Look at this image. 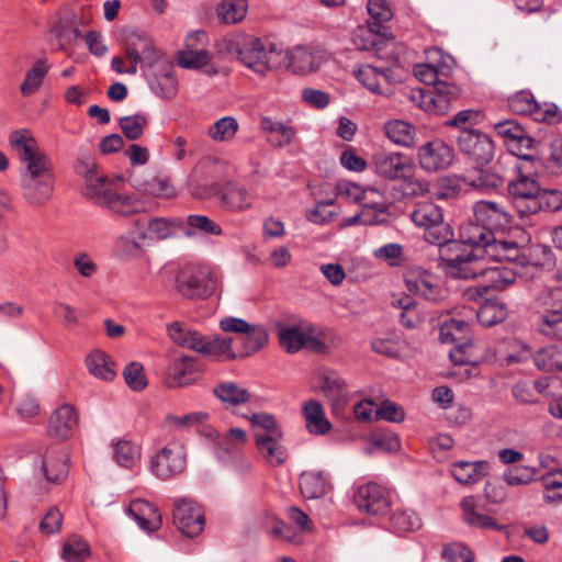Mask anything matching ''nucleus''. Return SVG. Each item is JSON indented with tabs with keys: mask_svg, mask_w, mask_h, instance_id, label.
<instances>
[{
	"mask_svg": "<svg viewBox=\"0 0 562 562\" xmlns=\"http://www.w3.org/2000/svg\"><path fill=\"white\" fill-rule=\"evenodd\" d=\"M9 143L19 154L23 165L21 188L24 199L33 206L45 204L53 196L54 171L48 156L37 147L35 138L26 130L10 134Z\"/></svg>",
	"mask_w": 562,
	"mask_h": 562,
	"instance_id": "nucleus-1",
	"label": "nucleus"
},
{
	"mask_svg": "<svg viewBox=\"0 0 562 562\" xmlns=\"http://www.w3.org/2000/svg\"><path fill=\"white\" fill-rule=\"evenodd\" d=\"M486 257L480 249L463 248L460 243L439 246L438 267L452 279L470 280L481 277Z\"/></svg>",
	"mask_w": 562,
	"mask_h": 562,
	"instance_id": "nucleus-2",
	"label": "nucleus"
},
{
	"mask_svg": "<svg viewBox=\"0 0 562 562\" xmlns=\"http://www.w3.org/2000/svg\"><path fill=\"white\" fill-rule=\"evenodd\" d=\"M173 285L184 299L205 300L214 293L216 279L209 266L190 262L177 268Z\"/></svg>",
	"mask_w": 562,
	"mask_h": 562,
	"instance_id": "nucleus-3",
	"label": "nucleus"
},
{
	"mask_svg": "<svg viewBox=\"0 0 562 562\" xmlns=\"http://www.w3.org/2000/svg\"><path fill=\"white\" fill-rule=\"evenodd\" d=\"M226 50L238 57L247 68L258 75H266L270 69L271 56L274 46L265 45L263 42L252 35L238 34L224 41Z\"/></svg>",
	"mask_w": 562,
	"mask_h": 562,
	"instance_id": "nucleus-4",
	"label": "nucleus"
},
{
	"mask_svg": "<svg viewBox=\"0 0 562 562\" xmlns=\"http://www.w3.org/2000/svg\"><path fill=\"white\" fill-rule=\"evenodd\" d=\"M224 333H235L234 352L236 359L254 356L268 345L269 335L265 326L250 324L243 318L227 316L220 321Z\"/></svg>",
	"mask_w": 562,
	"mask_h": 562,
	"instance_id": "nucleus-5",
	"label": "nucleus"
},
{
	"mask_svg": "<svg viewBox=\"0 0 562 562\" xmlns=\"http://www.w3.org/2000/svg\"><path fill=\"white\" fill-rule=\"evenodd\" d=\"M412 222L424 228L425 240L435 246H440L454 237L451 226L445 222L442 209L434 202L417 203L411 213Z\"/></svg>",
	"mask_w": 562,
	"mask_h": 562,
	"instance_id": "nucleus-6",
	"label": "nucleus"
},
{
	"mask_svg": "<svg viewBox=\"0 0 562 562\" xmlns=\"http://www.w3.org/2000/svg\"><path fill=\"white\" fill-rule=\"evenodd\" d=\"M252 436L259 454L271 467H280L288 460L283 430L278 424H251Z\"/></svg>",
	"mask_w": 562,
	"mask_h": 562,
	"instance_id": "nucleus-7",
	"label": "nucleus"
},
{
	"mask_svg": "<svg viewBox=\"0 0 562 562\" xmlns=\"http://www.w3.org/2000/svg\"><path fill=\"white\" fill-rule=\"evenodd\" d=\"M405 285L416 297L430 304H442L449 297L443 280L425 269H412L405 274Z\"/></svg>",
	"mask_w": 562,
	"mask_h": 562,
	"instance_id": "nucleus-8",
	"label": "nucleus"
},
{
	"mask_svg": "<svg viewBox=\"0 0 562 562\" xmlns=\"http://www.w3.org/2000/svg\"><path fill=\"white\" fill-rule=\"evenodd\" d=\"M540 188L536 179L521 173L508 182V198L520 217L540 212V204L537 200Z\"/></svg>",
	"mask_w": 562,
	"mask_h": 562,
	"instance_id": "nucleus-9",
	"label": "nucleus"
},
{
	"mask_svg": "<svg viewBox=\"0 0 562 562\" xmlns=\"http://www.w3.org/2000/svg\"><path fill=\"white\" fill-rule=\"evenodd\" d=\"M457 145L459 151L475 165H490L494 157L493 140L479 130H459Z\"/></svg>",
	"mask_w": 562,
	"mask_h": 562,
	"instance_id": "nucleus-10",
	"label": "nucleus"
},
{
	"mask_svg": "<svg viewBox=\"0 0 562 562\" xmlns=\"http://www.w3.org/2000/svg\"><path fill=\"white\" fill-rule=\"evenodd\" d=\"M370 169L381 179L398 180L405 173L413 172L412 158L398 151H379L370 160Z\"/></svg>",
	"mask_w": 562,
	"mask_h": 562,
	"instance_id": "nucleus-11",
	"label": "nucleus"
},
{
	"mask_svg": "<svg viewBox=\"0 0 562 562\" xmlns=\"http://www.w3.org/2000/svg\"><path fill=\"white\" fill-rule=\"evenodd\" d=\"M186 465L184 446L175 440L161 448L151 459L153 472L162 480H168L182 473Z\"/></svg>",
	"mask_w": 562,
	"mask_h": 562,
	"instance_id": "nucleus-12",
	"label": "nucleus"
},
{
	"mask_svg": "<svg viewBox=\"0 0 562 562\" xmlns=\"http://www.w3.org/2000/svg\"><path fill=\"white\" fill-rule=\"evenodd\" d=\"M173 522L177 528L188 538L199 536L205 525L202 508L190 498H180L175 503Z\"/></svg>",
	"mask_w": 562,
	"mask_h": 562,
	"instance_id": "nucleus-13",
	"label": "nucleus"
},
{
	"mask_svg": "<svg viewBox=\"0 0 562 562\" xmlns=\"http://www.w3.org/2000/svg\"><path fill=\"white\" fill-rule=\"evenodd\" d=\"M353 501L360 512L369 515L386 514L391 506L389 491L376 483H367L359 486Z\"/></svg>",
	"mask_w": 562,
	"mask_h": 562,
	"instance_id": "nucleus-14",
	"label": "nucleus"
},
{
	"mask_svg": "<svg viewBox=\"0 0 562 562\" xmlns=\"http://www.w3.org/2000/svg\"><path fill=\"white\" fill-rule=\"evenodd\" d=\"M453 159V148L439 139L428 142L418 149L419 165L429 172L446 170Z\"/></svg>",
	"mask_w": 562,
	"mask_h": 562,
	"instance_id": "nucleus-15",
	"label": "nucleus"
},
{
	"mask_svg": "<svg viewBox=\"0 0 562 562\" xmlns=\"http://www.w3.org/2000/svg\"><path fill=\"white\" fill-rule=\"evenodd\" d=\"M494 239L495 235L491 228L475 220V222L462 224L459 229V239L452 237L449 243H460L463 248H471V250L480 249L486 257L485 250L492 246Z\"/></svg>",
	"mask_w": 562,
	"mask_h": 562,
	"instance_id": "nucleus-16",
	"label": "nucleus"
},
{
	"mask_svg": "<svg viewBox=\"0 0 562 562\" xmlns=\"http://www.w3.org/2000/svg\"><path fill=\"white\" fill-rule=\"evenodd\" d=\"M146 237L144 224L135 221L132 227L116 238L113 255L122 261H130L139 257Z\"/></svg>",
	"mask_w": 562,
	"mask_h": 562,
	"instance_id": "nucleus-17",
	"label": "nucleus"
},
{
	"mask_svg": "<svg viewBox=\"0 0 562 562\" xmlns=\"http://www.w3.org/2000/svg\"><path fill=\"white\" fill-rule=\"evenodd\" d=\"M526 251L527 247L520 246L515 240L495 238L485 254L487 261H507L514 265L513 268L524 271L527 262Z\"/></svg>",
	"mask_w": 562,
	"mask_h": 562,
	"instance_id": "nucleus-18",
	"label": "nucleus"
},
{
	"mask_svg": "<svg viewBox=\"0 0 562 562\" xmlns=\"http://www.w3.org/2000/svg\"><path fill=\"white\" fill-rule=\"evenodd\" d=\"M356 79L369 91L378 94H389L392 91L394 79L390 68L382 69L368 64L353 70Z\"/></svg>",
	"mask_w": 562,
	"mask_h": 562,
	"instance_id": "nucleus-19",
	"label": "nucleus"
},
{
	"mask_svg": "<svg viewBox=\"0 0 562 562\" xmlns=\"http://www.w3.org/2000/svg\"><path fill=\"white\" fill-rule=\"evenodd\" d=\"M390 29L381 23L368 22L367 26L359 27L355 36V44L362 50L381 52L392 43Z\"/></svg>",
	"mask_w": 562,
	"mask_h": 562,
	"instance_id": "nucleus-20",
	"label": "nucleus"
},
{
	"mask_svg": "<svg viewBox=\"0 0 562 562\" xmlns=\"http://www.w3.org/2000/svg\"><path fill=\"white\" fill-rule=\"evenodd\" d=\"M150 90L159 98L170 100L178 92V80L175 76V67L169 61L157 65L147 77Z\"/></svg>",
	"mask_w": 562,
	"mask_h": 562,
	"instance_id": "nucleus-21",
	"label": "nucleus"
},
{
	"mask_svg": "<svg viewBox=\"0 0 562 562\" xmlns=\"http://www.w3.org/2000/svg\"><path fill=\"white\" fill-rule=\"evenodd\" d=\"M492 261H484L481 277L486 282V288L503 291L515 283L518 276L527 274L517 268L505 265L491 266Z\"/></svg>",
	"mask_w": 562,
	"mask_h": 562,
	"instance_id": "nucleus-22",
	"label": "nucleus"
},
{
	"mask_svg": "<svg viewBox=\"0 0 562 562\" xmlns=\"http://www.w3.org/2000/svg\"><path fill=\"white\" fill-rule=\"evenodd\" d=\"M323 63V53L306 46H296L288 53V66L295 74L303 75L315 71Z\"/></svg>",
	"mask_w": 562,
	"mask_h": 562,
	"instance_id": "nucleus-23",
	"label": "nucleus"
},
{
	"mask_svg": "<svg viewBox=\"0 0 562 562\" xmlns=\"http://www.w3.org/2000/svg\"><path fill=\"white\" fill-rule=\"evenodd\" d=\"M128 514L139 528L153 532L161 527L162 518L156 505L145 499H134L130 503Z\"/></svg>",
	"mask_w": 562,
	"mask_h": 562,
	"instance_id": "nucleus-24",
	"label": "nucleus"
},
{
	"mask_svg": "<svg viewBox=\"0 0 562 562\" xmlns=\"http://www.w3.org/2000/svg\"><path fill=\"white\" fill-rule=\"evenodd\" d=\"M474 217L488 226L493 232L494 228L503 227L512 222V215L506 209L492 201H479L474 205Z\"/></svg>",
	"mask_w": 562,
	"mask_h": 562,
	"instance_id": "nucleus-25",
	"label": "nucleus"
},
{
	"mask_svg": "<svg viewBox=\"0 0 562 562\" xmlns=\"http://www.w3.org/2000/svg\"><path fill=\"white\" fill-rule=\"evenodd\" d=\"M201 353L214 361L236 360L234 352V339L222 335L205 336Z\"/></svg>",
	"mask_w": 562,
	"mask_h": 562,
	"instance_id": "nucleus-26",
	"label": "nucleus"
},
{
	"mask_svg": "<svg viewBox=\"0 0 562 562\" xmlns=\"http://www.w3.org/2000/svg\"><path fill=\"white\" fill-rule=\"evenodd\" d=\"M217 196L224 209L240 212L250 207V196L247 189L237 182H227L217 191Z\"/></svg>",
	"mask_w": 562,
	"mask_h": 562,
	"instance_id": "nucleus-27",
	"label": "nucleus"
},
{
	"mask_svg": "<svg viewBox=\"0 0 562 562\" xmlns=\"http://www.w3.org/2000/svg\"><path fill=\"white\" fill-rule=\"evenodd\" d=\"M463 181L481 191L495 190L503 184V178L488 165H475L463 175Z\"/></svg>",
	"mask_w": 562,
	"mask_h": 562,
	"instance_id": "nucleus-28",
	"label": "nucleus"
},
{
	"mask_svg": "<svg viewBox=\"0 0 562 562\" xmlns=\"http://www.w3.org/2000/svg\"><path fill=\"white\" fill-rule=\"evenodd\" d=\"M329 488L328 476L324 471H306L300 476V491L307 499L321 498Z\"/></svg>",
	"mask_w": 562,
	"mask_h": 562,
	"instance_id": "nucleus-29",
	"label": "nucleus"
},
{
	"mask_svg": "<svg viewBox=\"0 0 562 562\" xmlns=\"http://www.w3.org/2000/svg\"><path fill=\"white\" fill-rule=\"evenodd\" d=\"M490 463L486 461H459L451 465L452 476L461 484H474L487 475Z\"/></svg>",
	"mask_w": 562,
	"mask_h": 562,
	"instance_id": "nucleus-30",
	"label": "nucleus"
},
{
	"mask_svg": "<svg viewBox=\"0 0 562 562\" xmlns=\"http://www.w3.org/2000/svg\"><path fill=\"white\" fill-rule=\"evenodd\" d=\"M526 267L524 272L528 273V270H535L530 273L533 278L538 272L551 269L555 263V257L550 247L544 245H533L527 247L526 251Z\"/></svg>",
	"mask_w": 562,
	"mask_h": 562,
	"instance_id": "nucleus-31",
	"label": "nucleus"
},
{
	"mask_svg": "<svg viewBox=\"0 0 562 562\" xmlns=\"http://www.w3.org/2000/svg\"><path fill=\"white\" fill-rule=\"evenodd\" d=\"M167 373L170 386H184L190 384L195 379L193 358L190 356H181L173 359Z\"/></svg>",
	"mask_w": 562,
	"mask_h": 562,
	"instance_id": "nucleus-32",
	"label": "nucleus"
},
{
	"mask_svg": "<svg viewBox=\"0 0 562 562\" xmlns=\"http://www.w3.org/2000/svg\"><path fill=\"white\" fill-rule=\"evenodd\" d=\"M113 189L109 178L99 171L85 180L82 193L95 204L104 206Z\"/></svg>",
	"mask_w": 562,
	"mask_h": 562,
	"instance_id": "nucleus-33",
	"label": "nucleus"
},
{
	"mask_svg": "<svg viewBox=\"0 0 562 562\" xmlns=\"http://www.w3.org/2000/svg\"><path fill=\"white\" fill-rule=\"evenodd\" d=\"M167 331L175 344L201 353L205 336L199 331L192 330L179 322L169 324Z\"/></svg>",
	"mask_w": 562,
	"mask_h": 562,
	"instance_id": "nucleus-34",
	"label": "nucleus"
},
{
	"mask_svg": "<svg viewBox=\"0 0 562 562\" xmlns=\"http://www.w3.org/2000/svg\"><path fill=\"white\" fill-rule=\"evenodd\" d=\"M86 366L90 374L97 379L112 381L116 375L114 361L104 351L93 350L86 357Z\"/></svg>",
	"mask_w": 562,
	"mask_h": 562,
	"instance_id": "nucleus-35",
	"label": "nucleus"
},
{
	"mask_svg": "<svg viewBox=\"0 0 562 562\" xmlns=\"http://www.w3.org/2000/svg\"><path fill=\"white\" fill-rule=\"evenodd\" d=\"M182 218L183 227H181V232L187 237H192L196 234L215 236H221L223 234L222 227L206 215L191 214Z\"/></svg>",
	"mask_w": 562,
	"mask_h": 562,
	"instance_id": "nucleus-36",
	"label": "nucleus"
},
{
	"mask_svg": "<svg viewBox=\"0 0 562 562\" xmlns=\"http://www.w3.org/2000/svg\"><path fill=\"white\" fill-rule=\"evenodd\" d=\"M536 330L550 338L562 340V310H547L533 323Z\"/></svg>",
	"mask_w": 562,
	"mask_h": 562,
	"instance_id": "nucleus-37",
	"label": "nucleus"
},
{
	"mask_svg": "<svg viewBox=\"0 0 562 562\" xmlns=\"http://www.w3.org/2000/svg\"><path fill=\"white\" fill-rule=\"evenodd\" d=\"M384 132L387 138L400 146L411 147L415 140V128L402 120H392L385 123Z\"/></svg>",
	"mask_w": 562,
	"mask_h": 562,
	"instance_id": "nucleus-38",
	"label": "nucleus"
},
{
	"mask_svg": "<svg viewBox=\"0 0 562 562\" xmlns=\"http://www.w3.org/2000/svg\"><path fill=\"white\" fill-rule=\"evenodd\" d=\"M437 114H446L451 104L456 102L461 95V89L449 81L440 80L432 89Z\"/></svg>",
	"mask_w": 562,
	"mask_h": 562,
	"instance_id": "nucleus-39",
	"label": "nucleus"
},
{
	"mask_svg": "<svg viewBox=\"0 0 562 562\" xmlns=\"http://www.w3.org/2000/svg\"><path fill=\"white\" fill-rule=\"evenodd\" d=\"M149 233L158 240H164L176 236L183 227L182 217H153L148 224Z\"/></svg>",
	"mask_w": 562,
	"mask_h": 562,
	"instance_id": "nucleus-40",
	"label": "nucleus"
},
{
	"mask_svg": "<svg viewBox=\"0 0 562 562\" xmlns=\"http://www.w3.org/2000/svg\"><path fill=\"white\" fill-rule=\"evenodd\" d=\"M247 10L246 0H221L216 13L222 23L236 24L245 19Z\"/></svg>",
	"mask_w": 562,
	"mask_h": 562,
	"instance_id": "nucleus-41",
	"label": "nucleus"
},
{
	"mask_svg": "<svg viewBox=\"0 0 562 562\" xmlns=\"http://www.w3.org/2000/svg\"><path fill=\"white\" fill-rule=\"evenodd\" d=\"M278 337L281 347L289 353L300 351L306 344V333L294 326L280 324L278 326Z\"/></svg>",
	"mask_w": 562,
	"mask_h": 562,
	"instance_id": "nucleus-42",
	"label": "nucleus"
},
{
	"mask_svg": "<svg viewBox=\"0 0 562 562\" xmlns=\"http://www.w3.org/2000/svg\"><path fill=\"white\" fill-rule=\"evenodd\" d=\"M149 124V116L146 113L139 112L133 115H125L120 117L119 126L123 135L128 140H137L144 135V131Z\"/></svg>",
	"mask_w": 562,
	"mask_h": 562,
	"instance_id": "nucleus-43",
	"label": "nucleus"
},
{
	"mask_svg": "<svg viewBox=\"0 0 562 562\" xmlns=\"http://www.w3.org/2000/svg\"><path fill=\"white\" fill-rule=\"evenodd\" d=\"M508 316L504 303L487 301L476 312L477 322L484 327H492L504 322Z\"/></svg>",
	"mask_w": 562,
	"mask_h": 562,
	"instance_id": "nucleus-44",
	"label": "nucleus"
},
{
	"mask_svg": "<svg viewBox=\"0 0 562 562\" xmlns=\"http://www.w3.org/2000/svg\"><path fill=\"white\" fill-rule=\"evenodd\" d=\"M48 70L49 67L46 64V59L36 60L27 70L25 78L21 83V93L23 95H31L35 93L42 86Z\"/></svg>",
	"mask_w": 562,
	"mask_h": 562,
	"instance_id": "nucleus-45",
	"label": "nucleus"
},
{
	"mask_svg": "<svg viewBox=\"0 0 562 562\" xmlns=\"http://www.w3.org/2000/svg\"><path fill=\"white\" fill-rule=\"evenodd\" d=\"M533 362L546 372L562 371V349L555 346L544 347L533 356Z\"/></svg>",
	"mask_w": 562,
	"mask_h": 562,
	"instance_id": "nucleus-46",
	"label": "nucleus"
},
{
	"mask_svg": "<svg viewBox=\"0 0 562 562\" xmlns=\"http://www.w3.org/2000/svg\"><path fill=\"white\" fill-rule=\"evenodd\" d=\"M384 213L385 207L382 203H364L362 210L353 216L345 217L339 226L340 228H347L355 225H375L379 223L376 215L371 213Z\"/></svg>",
	"mask_w": 562,
	"mask_h": 562,
	"instance_id": "nucleus-47",
	"label": "nucleus"
},
{
	"mask_svg": "<svg viewBox=\"0 0 562 562\" xmlns=\"http://www.w3.org/2000/svg\"><path fill=\"white\" fill-rule=\"evenodd\" d=\"M464 519L468 524L479 528H491L499 530L502 527L490 516L475 510L473 497H465L461 502Z\"/></svg>",
	"mask_w": 562,
	"mask_h": 562,
	"instance_id": "nucleus-48",
	"label": "nucleus"
},
{
	"mask_svg": "<svg viewBox=\"0 0 562 562\" xmlns=\"http://www.w3.org/2000/svg\"><path fill=\"white\" fill-rule=\"evenodd\" d=\"M306 424V428L312 435H329L335 441H347L356 436L350 428V424Z\"/></svg>",
	"mask_w": 562,
	"mask_h": 562,
	"instance_id": "nucleus-49",
	"label": "nucleus"
},
{
	"mask_svg": "<svg viewBox=\"0 0 562 562\" xmlns=\"http://www.w3.org/2000/svg\"><path fill=\"white\" fill-rule=\"evenodd\" d=\"M67 456L61 453L57 457H45L42 462V470L48 482L59 483L68 474Z\"/></svg>",
	"mask_w": 562,
	"mask_h": 562,
	"instance_id": "nucleus-50",
	"label": "nucleus"
},
{
	"mask_svg": "<svg viewBox=\"0 0 562 562\" xmlns=\"http://www.w3.org/2000/svg\"><path fill=\"white\" fill-rule=\"evenodd\" d=\"M420 527L422 520L414 510H396L391 516V528L398 535L413 532Z\"/></svg>",
	"mask_w": 562,
	"mask_h": 562,
	"instance_id": "nucleus-51",
	"label": "nucleus"
},
{
	"mask_svg": "<svg viewBox=\"0 0 562 562\" xmlns=\"http://www.w3.org/2000/svg\"><path fill=\"white\" fill-rule=\"evenodd\" d=\"M104 207L125 216L138 213L143 209L142 203L130 195L120 194L114 190L104 204Z\"/></svg>",
	"mask_w": 562,
	"mask_h": 562,
	"instance_id": "nucleus-52",
	"label": "nucleus"
},
{
	"mask_svg": "<svg viewBox=\"0 0 562 562\" xmlns=\"http://www.w3.org/2000/svg\"><path fill=\"white\" fill-rule=\"evenodd\" d=\"M237 131V120L233 116H224L209 127L207 135L214 142H228L236 135Z\"/></svg>",
	"mask_w": 562,
	"mask_h": 562,
	"instance_id": "nucleus-53",
	"label": "nucleus"
},
{
	"mask_svg": "<svg viewBox=\"0 0 562 562\" xmlns=\"http://www.w3.org/2000/svg\"><path fill=\"white\" fill-rule=\"evenodd\" d=\"M404 341L397 336L378 337L371 341L374 352L392 359H398L404 352Z\"/></svg>",
	"mask_w": 562,
	"mask_h": 562,
	"instance_id": "nucleus-54",
	"label": "nucleus"
},
{
	"mask_svg": "<svg viewBox=\"0 0 562 562\" xmlns=\"http://www.w3.org/2000/svg\"><path fill=\"white\" fill-rule=\"evenodd\" d=\"M394 307L401 310L400 323L406 328H415L422 323L416 303L409 296H403L392 301Z\"/></svg>",
	"mask_w": 562,
	"mask_h": 562,
	"instance_id": "nucleus-55",
	"label": "nucleus"
},
{
	"mask_svg": "<svg viewBox=\"0 0 562 562\" xmlns=\"http://www.w3.org/2000/svg\"><path fill=\"white\" fill-rule=\"evenodd\" d=\"M317 387L328 397L339 395L345 389V381L334 370L322 369L318 372Z\"/></svg>",
	"mask_w": 562,
	"mask_h": 562,
	"instance_id": "nucleus-56",
	"label": "nucleus"
},
{
	"mask_svg": "<svg viewBox=\"0 0 562 562\" xmlns=\"http://www.w3.org/2000/svg\"><path fill=\"white\" fill-rule=\"evenodd\" d=\"M90 553L89 544L81 537L72 536L64 543L61 557L68 562H82Z\"/></svg>",
	"mask_w": 562,
	"mask_h": 562,
	"instance_id": "nucleus-57",
	"label": "nucleus"
},
{
	"mask_svg": "<svg viewBox=\"0 0 562 562\" xmlns=\"http://www.w3.org/2000/svg\"><path fill=\"white\" fill-rule=\"evenodd\" d=\"M113 453L116 462L124 468L131 469L139 459V448L130 440H119L113 443Z\"/></svg>",
	"mask_w": 562,
	"mask_h": 562,
	"instance_id": "nucleus-58",
	"label": "nucleus"
},
{
	"mask_svg": "<svg viewBox=\"0 0 562 562\" xmlns=\"http://www.w3.org/2000/svg\"><path fill=\"white\" fill-rule=\"evenodd\" d=\"M508 106L515 113L530 115L533 119L538 102L531 92L519 91L508 99Z\"/></svg>",
	"mask_w": 562,
	"mask_h": 562,
	"instance_id": "nucleus-59",
	"label": "nucleus"
},
{
	"mask_svg": "<svg viewBox=\"0 0 562 562\" xmlns=\"http://www.w3.org/2000/svg\"><path fill=\"white\" fill-rule=\"evenodd\" d=\"M214 393L224 403L229 405H240L248 401L249 394L245 389L239 387L237 384L228 382L220 384Z\"/></svg>",
	"mask_w": 562,
	"mask_h": 562,
	"instance_id": "nucleus-60",
	"label": "nucleus"
},
{
	"mask_svg": "<svg viewBox=\"0 0 562 562\" xmlns=\"http://www.w3.org/2000/svg\"><path fill=\"white\" fill-rule=\"evenodd\" d=\"M211 58L212 55L206 48L198 50H180L178 55V63L186 69H199L209 65Z\"/></svg>",
	"mask_w": 562,
	"mask_h": 562,
	"instance_id": "nucleus-61",
	"label": "nucleus"
},
{
	"mask_svg": "<svg viewBox=\"0 0 562 562\" xmlns=\"http://www.w3.org/2000/svg\"><path fill=\"white\" fill-rule=\"evenodd\" d=\"M407 98L416 108L431 114H437V106L432 90L412 88L407 93Z\"/></svg>",
	"mask_w": 562,
	"mask_h": 562,
	"instance_id": "nucleus-62",
	"label": "nucleus"
},
{
	"mask_svg": "<svg viewBox=\"0 0 562 562\" xmlns=\"http://www.w3.org/2000/svg\"><path fill=\"white\" fill-rule=\"evenodd\" d=\"M125 383L133 391H142L147 385L144 367L140 362L132 361L123 370Z\"/></svg>",
	"mask_w": 562,
	"mask_h": 562,
	"instance_id": "nucleus-63",
	"label": "nucleus"
},
{
	"mask_svg": "<svg viewBox=\"0 0 562 562\" xmlns=\"http://www.w3.org/2000/svg\"><path fill=\"white\" fill-rule=\"evenodd\" d=\"M442 558L446 562H473L474 554L472 550L463 543L454 542L443 546Z\"/></svg>",
	"mask_w": 562,
	"mask_h": 562,
	"instance_id": "nucleus-64",
	"label": "nucleus"
}]
</instances>
